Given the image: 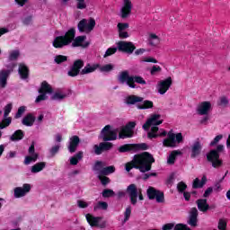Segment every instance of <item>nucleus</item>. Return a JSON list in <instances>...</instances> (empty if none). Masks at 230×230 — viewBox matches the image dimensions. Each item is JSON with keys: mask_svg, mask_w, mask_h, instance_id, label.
Returning <instances> with one entry per match:
<instances>
[{"mask_svg": "<svg viewBox=\"0 0 230 230\" xmlns=\"http://www.w3.org/2000/svg\"><path fill=\"white\" fill-rule=\"evenodd\" d=\"M10 75V70H2L0 72V88L4 89L6 87V80H8V76Z\"/></svg>", "mask_w": 230, "mask_h": 230, "instance_id": "c85d7f7f", "label": "nucleus"}, {"mask_svg": "<svg viewBox=\"0 0 230 230\" xmlns=\"http://www.w3.org/2000/svg\"><path fill=\"white\" fill-rule=\"evenodd\" d=\"M30 191H31V184L24 183L22 187H15L13 189V197L14 199H22V197H26Z\"/></svg>", "mask_w": 230, "mask_h": 230, "instance_id": "ddd939ff", "label": "nucleus"}, {"mask_svg": "<svg viewBox=\"0 0 230 230\" xmlns=\"http://www.w3.org/2000/svg\"><path fill=\"white\" fill-rule=\"evenodd\" d=\"M137 109H140V110L154 109V102L146 100L142 103L137 105Z\"/></svg>", "mask_w": 230, "mask_h": 230, "instance_id": "4c0bfd02", "label": "nucleus"}, {"mask_svg": "<svg viewBox=\"0 0 230 230\" xmlns=\"http://www.w3.org/2000/svg\"><path fill=\"white\" fill-rule=\"evenodd\" d=\"M222 137H224L222 135L217 136L213 141L210 142V146H215V145H217L222 139Z\"/></svg>", "mask_w": 230, "mask_h": 230, "instance_id": "338daca9", "label": "nucleus"}, {"mask_svg": "<svg viewBox=\"0 0 230 230\" xmlns=\"http://www.w3.org/2000/svg\"><path fill=\"white\" fill-rule=\"evenodd\" d=\"M130 215H132V207L128 206L126 208V210L124 212V219L122 221L123 224L128 222V220L130 219Z\"/></svg>", "mask_w": 230, "mask_h": 230, "instance_id": "a19ab883", "label": "nucleus"}, {"mask_svg": "<svg viewBox=\"0 0 230 230\" xmlns=\"http://www.w3.org/2000/svg\"><path fill=\"white\" fill-rule=\"evenodd\" d=\"M147 196L151 200H154V199H155L156 202H158V203L164 202V193L155 190L153 187L148 188Z\"/></svg>", "mask_w": 230, "mask_h": 230, "instance_id": "f3484780", "label": "nucleus"}, {"mask_svg": "<svg viewBox=\"0 0 230 230\" xmlns=\"http://www.w3.org/2000/svg\"><path fill=\"white\" fill-rule=\"evenodd\" d=\"M114 172H116V168L113 165H111L108 167H104L102 171L101 175H109L111 173H114Z\"/></svg>", "mask_w": 230, "mask_h": 230, "instance_id": "c03bdc74", "label": "nucleus"}, {"mask_svg": "<svg viewBox=\"0 0 230 230\" xmlns=\"http://www.w3.org/2000/svg\"><path fill=\"white\" fill-rule=\"evenodd\" d=\"M227 228V219L221 218L217 223V229L219 230H226Z\"/></svg>", "mask_w": 230, "mask_h": 230, "instance_id": "de8ad7c7", "label": "nucleus"}, {"mask_svg": "<svg viewBox=\"0 0 230 230\" xmlns=\"http://www.w3.org/2000/svg\"><path fill=\"white\" fill-rule=\"evenodd\" d=\"M202 184L200 182V180L199 178H196L193 181L192 187L197 190L198 188H202Z\"/></svg>", "mask_w": 230, "mask_h": 230, "instance_id": "69168bd1", "label": "nucleus"}, {"mask_svg": "<svg viewBox=\"0 0 230 230\" xmlns=\"http://www.w3.org/2000/svg\"><path fill=\"white\" fill-rule=\"evenodd\" d=\"M66 61H67V57L63 55H58L54 58V62H56V64H62Z\"/></svg>", "mask_w": 230, "mask_h": 230, "instance_id": "09e8293b", "label": "nucleus"}, {"mask_svg": "<svg viewBox=\"0 0 230 230\" xmlns=\"http://www.w3.org/2000/svg\"><path fill=\"white\" fill-rule=\"evenodd\" d=\"M100 67L99 64H87L82 70L81 75H89L90 73H94L96 69Z\"/></svg>", "mask_w": 230, "mask_h": 230, "instance_id": "bb28decb", "label": "nucleus"}, {"mask_svg": "<svg viewBox=\"0 0 230 230\" xmlns=\"http://www.w3.org/2000/svg\"><path fill=\"white\" fill-rule=\"evenodd\" d=\"M82 67H84V61L81 59L76 60L71 69L67 72L68 76H78Z\"/></svg>", "mask_w": 230, "mask_h": 230, "instance_id": "4be33fe9", "label": "nucleus"}, {"mask_svg": "<svg viewBox=\"0 0 230 230\" xmlns=\"http://www.w3.org/2000/svg\"><path fill=\"white\" fill-rule=\"evenodd\" d=\"M46 168V163L40 162L32 165L31 168V173H39V172H42Z\"/></svg>", "mask_w": 230, "mask_h": 230, "instance_id": "473e14b6", "label": "nucleus"}, {"mask_svg": "<svg viewBox=\"0 0 230 230\" xmlns=\"http://www.w3.org/2000/svg\"><path fill=\"white\" fill-rule=\"evenodd\" d=\"M98 177H99L102 184H103V185L109 184V182H111V180L109 179V177H106L105 174H98Z\"/></svg>", "mask_w": 230, "mask_h": 230, "instance_id": "5fc2aeb1", "label": "nucleus"}, {"mask_svg": "<svg viewBox=\"0 0 230 230\" xmlns=\"http://www.w3.org/2000/svg\"><path fill=\"white\" fill-rule=\"evenodd\" d=\"M19 55H21L19 50H12L9 53V60H17L19 58Z\"/></svg>", "mask_w": 230, "mask_h": 230, "instance_id": "603ef678", "label": "nucleus"}, {"mask_svg": "<svg viewBox=\"0 0 230 230\" xmlns=\"http://www.w3.org/2000/svg\"><path fill=\"white\" fill-rule=\"evenodd\" d=\"M39 159V155L35 153V145H31L29 147V155L25 156L24 164H31V163H35Z\"/></svg>", "mask_w": 230, "mask_h": 230, "instance_id": "412c9836", "label": "nucleus"}, {"mask_svg": "<svg viewBox=\"0 0 230 230\" xmlns=\"http://www.w3.org/2000/svg\"><path fill=\"white\" fill-rule=\"evenodd\" d=\"M142 62H148L151 64H157V60L154 57H144L142 58Z\"/></svg>", "mask_w": 230, "mask_h": 230, "instance_id": "4d7b16f0", "label": "nucleus"}, {"mask_svg": "<svg viewBox=\"0 0 230 230\" xmlns=\"http://www.w3.org/2000/svg\"><path fill=\"white\" fill-rule=\"evenodd\" d=\"M22 137H24V132H22V130H21V129H18L10 137V140L11 141H21V139H22Z\"/></svg>", "mask_w": 230, "mask_h": 230, "instance_id": "e433bc0d", "label": "nucleus"}, {"mask_svg": "<svg viewBox=\"0 0 230 230\" xmlns=\"http://www.w3.org/2000/svg\"><path fill=\"white\" fill-rule=\"evenodd\" d=\"M12 104H7L5 107H4V118H8V114H10V112H12Z\"/></svg>", "mask_w": 230, "mask_h": 230, "instance_id": "0e129e2a", "label": "nucleus"}, {"mask_svg": "<svg viewBox=\"0 0 230 230\" xmlns=\"http://www.w3.org/2000/svg\"><path fill=\"white\" fill-rule=\"evenodd\" d=\"M218 104L221 105V107H227V105H229V99L226 96H222L219 99Z\"/></svg>", "mask_w": 230, "mask_h": 230, "instance_id": "864d4df0", "label": "nucleus"}, {"mask_svg": "<svg viewBox=\"0 0 230 230\" xmlns=\"http://www.w3.org/2000/svg\"><path fill=\"white\" fill-rule=\"evenodd\" d=\"M40 95L36 98L35 102L40 103V102H44V100H48V94H51L53 93V88L49 84L43 82L41 84V87L39 90Z\"/></svg>", "mask_w": 230, "mask_h": 230, "instance_id": "1a4fd4ad", "label": "nucleus"}, {"mask_svg": "<svg viewBox=\"0 0 230 230\" xmlns=\"http://www.w3.org/2000/svg\"><path fill=\"white\" fill-rule=\"evenodd\" d=\"M111 148H112V143L102 142L99 145L93 146V152L96 155H102L103 152H107V150H111Z\"/></svg>", "mask_w": 230, "mask_h": 230, "instance_id": "6ab92c4d", "label": "nucleus"}, {"mask_svg": "<svg viewBox=\"0 0 230 230\" xmlns=\"http://www.w3.org/2000/svg\"><path fill=\"white\" fill-rule=\"evenodd\" d=\"M117 28H118L119 39H128L129 37L128 32L126 31V30H128V23L119 22L118 23Z\"/></svg>", "mask_w": 230, "mask_h": 230, "instance_id": "5701e85b", "label": "nucleus"}, {"mask_svg": "<svg viewBox=\"0 0 230 230\" xmlns=\"http://www.w3.org/2000/svg\"><path fill=\"white\" fill-rule=\"evenodd\" d=\"M139 102H143V97L131 95L126 99V103H128V105H134V103H139Z\"/></svg>", "mask_w": 230, "mask_h": 230, "instance_id": "f704fd0d", "label": "nucleus"}, {"mask_svg": "<svg viewBox=\"0 0 230 230\" xmlns=\"http://www.w3.org/2000/svg\"><path fill=\"white\" fill-rule=\"evenodd\" d=\"M148 43L149 46L155 48L158 44H161V38H159V36H157L155 33H149Z\"/></svg>", "mask_w": 230, "mask_h": 230, "instance_id": "cd10ccee", "label": "nucleus"}, {"mask_svg": "<svg viewBox=\"0 0 230 230\" xmlns=\"http://www.w3.org/2000/svg\"><path fill=\"white\" fill-rule=\"evenodd\" d=\"M77 1V8L78 10H85L87 8V4H85V0H76Z\"/></svg>", "mask_w": 230, "mask_h": 230, "instance_id": "6e6d98bb", "label": "nucleus"}, {"mask_svg": "<svg viewBox=\"0 0 230 230\" xmlns=\"http://www.w3.org/2000/svg\"><path fill=\"white\" fill-rule=\"evenodd\" d=\"M188 188V185L184 183L183 181H181L177 184V190L180 191V193H182L186 189Z\"/></svg>", "mask_w": 230, "mask_h": 230, "instance_id": "bf43d9fd", "label": "nucleus"}, {"mask_svg": "<svg viewBox=\"0 0 230 230\" xmlns=\"http://www.w3.org/2000/svg\"><path fill=\"white\" fill-rule=\"evenodd\" d=\"M98 69L101 71V73H111V71H112L114 69V65L106 64L102 66H100V65H99Z\"/></svg>", "mask_w": 230, "mask_h": 230, "instance_id": "ea45409f", "label": "nucleus"}, {"mask_svg": "<svg viewBox=\"0 0 230 230\" xmlns=\"http://www.w3.org/2000/svg\"><path fill=\"white\" fill-rule=\"evenodd\" d=\"M22 123V125H25V127H31L33 123H35V117L31 114H27L23 118Z\"/></svg>", "mask_w": 230, "mask_h": 230, "instance_id": "72a5a7b5", "label": "nucleus"}, {"mask_svg": "<svg viewBox=\"0 0 230 230\" xmlns=\"http://www.w3.org/2000/svg\"><path fill=\"white\" fill-rule=\"evenodd\" d=\"M75 29H70L64 36L57 37L52 44L56 49L69 46L71 43L73 48H87L89 46L87 36H78L75 39Z\"/></svg>", "mask_w": 230, "mask_h": 230, "instance_id": "f257e3e1", "label": "nucleus"}, {"mask_svg": "<svg viewBox=\"0 0 230 230\" xmlns=\"http://www.w3.org/2000/svg\"><path fill=\"white\" fill-rule=\"evenodd\" d=\"M82 159H84V152L79 151L74 156L69 158L70 164L72 166H76V164H78V163H80V161H82Z\"/></svg>", "mask_w": 230, "mask_h": 230, "instance_id": "7c9ffc66", "label": "nucleus"}, {"mask_svg": "<svg viewBox=\"0 0 230 230\" xmlns=\"http://www.w3.org/2000/svg\"><path fill=\"white\" fill-rule=\"evenodd\" d=\"M197 217H199V210L195 208H191L188 221L189 226H191V227H197Z\"/></svg>", "mask_w": 230, "mask_h": 230, "instance_id": "b1692460", "label": "nucleus"}, {"mask_svg": "<svg viewBox=\"0 0 230 230\" xmlns=\"http://www.w3.org/2000/svg\"><path fill=\"white\" fill-rule=\"evenodd\" d=\"M109 208V205L105 201H99L94 207V211H98V209H107Z\"/></svg>", "mask_w": 230, "mask_h": 230, "instance_id": "a18cd8bd", "label": "nucleus"}, {"mask_svg": "<svg viewBox=\"0 0 230 230\" xmlns=\"http://www.w3.org/2000/svg\"><path fill=\"white\" fill-rule=\"evenodd\" d=\"M79 143H80V138L78 137V136H74L70 138L68 150L71 154L76 152V148L78 147Z\"/></svg>", "mask_w": 230, "mask_h": 230, "instance_id": "393cba45", "label": "nucleus"}, {"mask_svg": "<svg viewBox=\"0 0 230 230\" xmlns=\"http://www.w3.org/2000/svg\"><path fill=\"white\" fill-rule=\"evenodd\" d=\"M209 111H211V102L208 101L199 102L196 108V111L199 116H208Z\"/></svg>", "mask_w": 230, "mask_h": 230, "instance_id": "a211bd4d", "label": "nucleus"}, {"mask_svg": "<svg viewBox=\"0 0 230 230\" xmlns=\"http://www.w3.org/2000/svg\"><path fill=\"white\" fill-rule=\"evenodd\" d=\"M31 21H32L31 16H26L25 18L22 19V22H23V24H25L26 26L31 24Z\"/></svg>", "mask_w": 230, "mask_h": 230, "instance_id": "774afa93", "label": "nucleus"}, {"mask_svg": "<svg viewBox=\"0 0 230 230\" xmlns=\"http://www.w3.org/2000/svg\"><path fill=\"white\" fill-rule=\"evenodd\" d=\"M164 119L161 114H151L146 123L143 125L144 130H151L148 133V137H159V136H166V131L164 129H160L157 126L162 125Z\"/></svg>", "mask_w": 230, "mask_h": 230, "instance_id": "7ed1b4c3", "label": "nucleus"}, {"mask_svg": "<svg viewBox=\"0 0 230 230\" xmlns=\"http://www.w3.org/2000/svg\"><path fill=\"white\" fill-rule=\"evenodd\" d=\"M201 151H202V144H200V142L199 141L194 142L191 146L190 157H197L198 155H200Z\"/></svg>", "mask_w": 230, "mask_h": 230, "instance_id": "a878e982", "label": "nucleus"}, {"mask_svg": "<svg viewBox=\"0 0 230 230\" xmlns=\"http://www.w3.org/2000/svg\"><path fill=\"white\" fill-rule=\"evenodd\" d=\"M137 150H146V144H126L119 148V152H137Z\"/></svg>", "mask_w": 230, "mask_h": 230, "instance_id": "2eb2a0df", "label": "nucleus"}, {"mask_svg": "<svg viewBox=\"0 0 230 230\" xmlns=\"http://www.w3.org/2000/svg\"><path fill=\"white\" fill-rule=\"evenodd\" d=\"M163 71V68L159 66V65H155L150 69V75L152 76H155V75H159Z\"/></svg>", "mask_w": 230, "mask_h": 230, "instance_id": "37998d69", "label": "nucleus"}, {"mask_svg": "<svg viewBox=\"0 0 230 230\" xmlns=\"http://www.w3.org/2000/svg\"><path fill=\"white\" fill-rule=\"evenodd\" d=\"M28 66H26V65H24L23 63L20 64L19 66V75H21V77L24 80L26 78H28Z\"/></svg>", "mask_w": 230, "mask_h": 230, "instance_id": "c9c22d12", "label": "nucleus"}, {"mask_svg": "<svg viewBox=\"0 0 230 230\" xmlns=\"http://www.w3.org/2000/svg\"><path fill=\"white\" fill-rule=\"evenodd\" d=\"M134 127H136V122L132 121L127 124V126L121 128L119 137V139H126V137H132L134 136Z\"/></svg>", "mask_w": 230, "mask_h": 230, "instance_id": "f8f14e48", "label": "nucleus"}, {"mask_svg": "<svg viewBox=\"0 0 230 230\" xmlns=\"http://www.w3.org/2000/svg\"><path fill=\"white\" fill-rule=\"evenodd\" d=\"M222 150H224V146L218 145L217 150L210 151L207 155L208 160L212 163L214 168L222 166V160L220 159V155H218V152H222Z\"/></svg>", "mask_w": 230, "mask_h": 230, "instance_id": "39448f33", "label": "nucleus"}, {"mask_svg": "<svg viewBox=\"0 0 230 230\" xmlns=\"http://www.w3.org/2000/svg\"><path fill=\"white\" fill-rule=\"evenodd\" d=\"M102 197H104L105 199L109 198V197H114V190H104L102 191Z\"/></svg>", "mask_w": 230, "mask_h": 230, "instance_id": "13d9d810", "label": "nucleus"}, {"mask_svg": "<svg viewBox=\"0 0 230 230\" xmlns=\"http://www.w3.org/2000/svg\"><path fill=\"white\" fill-rule=\"evenodd\" d=\"M96 26V20L94 18L83 19L78 23V30L84 33H91Z\"/></svg>", "mask_w": 230, "mask_h": 230, "instance_id": "6e6552de", "label": "nucleus"}, {"mask_svg": "<svg viewBox=\"0 0 230 230\" xmlns=\"http://www.w3.org/2000/svg\"><path fill=\"white\" fill-rule=\"evenodd\" d=\"M85 218L91 227H99L100 229H103L105 226H107V223L105 221H102V217H100L86 214Z\"/></svg>", "mask_w": 230, "mask_h": 230, "instance_id": "9b49d317", "label": "nucleus"}, {"mask_svg": "<svg viewBox=\"0 0 230 230\" xmlns=\"http://www.w3.org/2000/svg\"><path fill=\"white\" fill-rule=\"evenodd\" d=\"M100 137L104 141H114L118 137V129H115L111 125H107L101 131Z\"/></svg>", "mask_w": 230, "mask_h": 230, "instance_id": "0eeeda50", "label": "nucleus"}, {"mask_svg": "<svg viewBox=\"0 0 230 230\" xmlns=\"http://www.w3.org/2000/svg\"><path fill=\"white\" fill-rule=\"evenodd\" d=\"M140 84V85H146V81L143 77L136 75L133 76V84Z\"/></svg>", "mask_w": 230, "mask_h": 230, "instance_id": "3c124183", "label": "nucleus"}, {"mask_svg": "<svg viewBox=\"0 0 230 230\" xmlns=\"http://www.w3.org/2000/svg\"><path fill=\"white\" fill-rule=\"evenodd\" d=\"M197 205H198V209H199V211H202V213H206V211L209 209L208 199H198Z\"/></svg>", "mask_w": 230, "mask_h": 230, "instance_id": "2f4dec72", "label": "nucleus"}, {"mask_svg": "<svg viewBox=\"0 0 230 230\" xmlns=\"http://www.w3.org/2000/svg\"><path fill=\"white\" fill-rule=\"evenodd\" d=\"M132 12V0H122V7L120 10L122 19H127Z\"/></svg>", "mask_w": 230, "mask_h": 230, "instance_id": "aec40b11", "label": "nucleus"}, {"mask_svg": "<svg viewBox=\"0 0 230 230\" xmlns=\"http://www.w3.org/2000/svg\"><path fill=\"white\" fill-rule=\"evenodd\" d=\"M180 154H181V151H172L167 158V164H173L175 163V159L177 155H180Z\"/></svg>", "mask_w": 230, "mask_h": 230, "instance_id": "58836bf2", "label": "nucleus"}, {"mask_svg": "<svg viewBox=\"0 0 230 230\" xmlns=\"http://www.w3.org/2000/svg\"><path fill=\"white\" fill-rule=\"evenodd\" d=\"M173 84L172 77H167L166 79L161 80L156 84V91L158 94H166Z\"/></svg>", "mask_w": 230, "mask_h": 230, "instance_id": "9d476101", "label": "nucleus"}, {"mask_svg": "<svg viewBox=\"0 0 230 230\" xmlns=\"http://www.w3.org/2000/svg\"><path fill=\"white\" fill-rule=\"evenodd\" d=\"M127 192L129 195L131 204L136 205L137 204V197L139 200H143V193L140 188H137L136 184H130L127 188Z\"/></svg>", "mask_w": 230, "mask_h": 230, "instance_id": "423d86ee", "label": "nucleus"}, {"mask_svg": "<svg viewBox=\"0 0 230 230\" xmlns=\"http://www.w3.org/2000/svg\"><path fill=\"white\" fill-rule=\"evenodd\" d=\"M12 123V118H4V119L0 123V129L6 128Z\"/></svg>", "mask_w": 230, "mask_h": 230, "instance_id": "8fccbe9b", "label": "nucleus"}, {"mask_svg": "<svg viewBox=\"0 0 230 230\" xmlns=\"http://www.w3.org/2000/svg\"><path fill=\"white\" fill-rule=\"evenodd\" d=\"M118 80L119 84H127L131 89H136V84H134V76L128 74V71H123L119 75Z\"/></svg>", "mask_w": 230, "mask_h": 230, "instance_id": "4468645a", "label": "nucleus"}, {"mask_svg": "<svg viewBox=\"0 0 230 230\" xmlns=\"http://www.w3.org/2000/svg\"><path fill=\"white\" fill-rule=\"evenodd\" d=\"M184 141V138L182 137V133H173L170 131L167 134V137L163 140L164 146H166L167 148H175L181 145Z\"/></svg>", "mask_w": 230, "mask_h": 230, "instance_id": "20e7f679", "label": "nucleus"}, {"mask_svg": "<svg viewBox=\"0 0 230 230\" xmlns=\"http://www.w3.org/2000/svg\"><path fill=\"white\" fill-rule=\"evenodd\" d=\"M66 98H67V92H66L64 90H58L51 96V100H56L58 102H60V100H64Z\"/></svg>", "mask_w": 230, "mask_h": 230, "instance_id": "c756f323", "label": "nucleus"}, {"mask_svg": "<svg viewBox=\"0 0 230 230\" xmlns=\"http://www.w3.org/2000/svg\"><path fill=\"white\" fill-rule=\"evenodd\" d=\"M104 167L105 164L103 162H96L93 170L97 172L98 175H102V171H103Z\"/></svg>", "mask_w": 230, "mask_h": 230, "instance_id": "79ce46f5", "label": "nucleus"}, {"mask_svg": "<svg viewBox=\"0 0 230 230\" xmlns=\"http://www.w3.org/2000/svg\"><path fill=\"white\" fill-rule=\"evenodd\" d=\"M116 51H118V48L116 47H112V48H109L104 55H103V58H107L109 57H112V55H114L116 53Z\"/></svg>", "mask_w": 230, "mask_h": 230, "instance_id": "49530a36", "label": "nucleus"}, {"mask_svg": "<svg viewBox=\"0 0 230 230\" xmlns=\"http://www.w3.org/2000/svg\"><path fill=\"white\" fill-rule=\"evenodd\" d=\"M154 156L148 153L135 155L132 162L126 164V171L130 172L132 168H137L140 172H150L152 169V163H154Z\"/></svg>", "mask_w": 230, "mask_h": 230, "instance_id": "f03ea898", "label": "nucleus"}, {"mask_svg": "<svg viewBox=\"0 0 230 230\" xmlns=\"http://www.w3.org/2000/svg\"><path fill=\"white\" fill-rule=\"evenodd\" d=\"M77 206H78V208L84 209L85 208L89 207V203H87L86 201H84L82 199H79V200H77Z\"/></svg>", "mask_w": 230, "mask_h": 230, "instance_id": "680f3d73", "label": "nucleus"}, {"mask_svg": "<svg viewBox=\"0 0 230 230\" xmlns=\"http://www.w3.org/2000/svg\"><path fill=\"white\" fill-rule=\"evenodd\" d=\"M173 230H191V229H190L187 225L178 224L174 226Z\"/></svg>", "mask_w": 230, "mask_h": 230, "instance_id": "e2e57ef3", "label": "nucleus"}, {"mask_svg": "<svg viewBox=\"0 0 230 230\" xmlns=\"http://www.w3.org/2000/svg\"><path fill=\"white\" fill-rule=\"evenodd\" d=\"M117 48L119 51L128 53V55H132V53H134V49H136V46L130 41H119L117 43Z\"/></svg>", "mask_w": 230, "mask_h": 230, "instance_id": "dca6fc26", "label": "nucleus"}, {"mask_svg": "<svg viewBox=\"0 0 230 230\" xmlns=\"http://www.w3.org/2000/svg\"><path fill=\"white\" fill-rule=\"evenodd\" d=\"M24 112H26V107L25 106L20 107L15 115V118H21V116H22L24 114Z\"/></svg>", "mask_w": 230, "mask_h": 230, "instance_id": "052dcab7", "label": "nucleus"}]
</instances>
